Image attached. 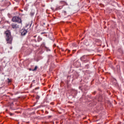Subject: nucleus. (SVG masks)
Instances as JSON below:
<instances>
[{"label":"nucleus","mask_w":124,"mask_h":124,"mask_svg":"<svg viewBox=\"0 0 124 124\" xmlns=\"http://www.w3.org/2000/svg\"><path fill=\"white\" fill-rule=\"evenodd\" d=\"M5 33L6 34V41L7 43H9V44H11L12 43V40L13 38L11 36V32H10V31L9 30H7L5 32Z\"/></svg>","instance_id":"f257e3e1"},{"label":"nucleus","mask_w":124,"mask_h":124,"mask_svg":"<svg viewBox=\"0 0 124 124\" xmlns=\"http://www.w3.org/2000/svg\"><path fill=\"white\" fill-rule=\"evenodd\" d=\"M13 22H17L18 24H22V20L18 16H14L12 18Z\"/></svg>","instance_id":"f03ea898"},{"label":"nucleus","mask_w":124,"mask_h":124,"mask_svg":"<svg viewBox=\"0 0 124 124\" xmlns=\"http://www.w3.org/2000/svg\"><path fill=\"white\" fill-rule=\"evenodd\" d=\"M12 28H13L14 30H16L20 28V25H19V24L12 23Z\"/></svg>","instance_id":"7ed1b4c3"},{"label":"nucleus","mask_w":124,"mask_h":124,"mask_svg":"<svg viewBox=\"0 0 124 124\" xmlns=\"http://www.w3.org/2000/svg\"><path fill=\"white\" fill-rule=\"evenodd\" d=\"M27 30L22 29L21 31V35H26V34H27Z\"/></svg>","instance_id":"20e7f679"},{"label":"nucleus","mask_w":124,"mask_h":124,"mask_svg":"<svg viewBox=\"0 0 124 124\" xmlns=\"http://www.w3.org/2000/svg\"><path fill=\"white\" fill-rule=\"evenodd\" d=\"M37 69V66H35L34 69L32 70V71H35Z\"/></svg>","instance_id":"39448f33"},{"label":"nucleus","mask_w":124,"mask_h":124,"mask_svg":"<svg viewBox=\"0 0 124 124\" xmlns=\"http://www.w3.org/2000/svg\"><path fill=\"white\" fill-rule=\"evenodd\" d=\"M9 114L10 115V116H13V115H14V113H12L10 112L9 113Z\"/></svg>","instance_id":"423d86ee"},{"label":"nucleus","mask_w":124,"mask_h":124,"mask_svg":"<svg viewBox=\"0 0 124 124\" xmlns=\"http://www.w3.org/2000/svg\"><path fill=\"white\" fill-rule=\"evenodd\" d=\"M34 15V13H31V16H33V15Z\"/></svg>","instance_id":"0eeeda50"},{"label":"nucleus","mask_w":124,"mask_h":124,"mask_svg":"<svg viewBox=\"0 0 124 124\" xmlns=\"http://www.w3.org/2000/svg\"><path fill=\"white\" fill-rule=\"evenodd\" d=\"M73 47H76V45L75 44H73Z\"/></svg>","instance_id":"6e6552de"},{"label":"nucleus","mask_w":124,"mask_h":124,"mask_svg":"<svg viewBox=\"0 0 124 124\" xmlns=\"http://www.w3.org/2000/svg\"><path fill=\"white\" fill-rule=\"evenodd\" d=\"M8 80L9 83H10V82H11V80H10L9 79V78H8Z\"/></svg>","instance_id":"1a4fd4ad"},{"label":"nucleus","mask_w":124,"mask_h":124,"mask_svg":"<svg viewBox=\"0 0 124 124\" xmlns=\"http://www.w3.org/2000/svg\"><path fill=\"white\" fill-rule=\"evenodd\" d=\"M83 58H84V57H81V58H80V60H83Z\"/></svg>","instance_id":"9d476101"},{"label":"nucleus","mask_w":124,"mask_h":124,"mask_svg":"<svg viewBox=\"0 0 124 124\" xmlns=\"http://www.w3.org/2000/svg\"><path fill=\"white\" fill-rule=\"evenodd\" d=\"M69 52H70V50H68V52L69 53Z\"/></svg>","instance_id":"9b49d317"},{"label":"nucleus","mask_w":124,"mask_h":124,"mask_svg":"<svg viewBox=\"0 0 124 124\" xmlns=\"http://www.w3.org/2000/svg\"><path fill=\"white\" fill-rule=\"evenodd\" d=\"M74 51H76V50H73V52H74Z\"/></svg>","instance_id":"f8f14e48"},{"label":"nucleus","mask_w":124,"mask_h":124,"mask_svg":"<svg viewBox=\"0 0 124 124\" xmlns=\"http://www.w3.org/2000/svg\"><path fill=\"white\" fill-rule=\"evenodd\" d=\"M64 13H65L66 12H65V11H64Z\"/></svg>","instance_id":"ddd939ff"},{"label":"nucleus","mask_w":124,"mask_h":124,"mask_svg":"<svg viewBox=\"0 0 124 124\" xmlns=\"http://www.w3.org/2000/svg\"><path fill=\"white\" fill-rule=\"evenodd\" d=\"M30 70H31V69H30Z\"/></svg>","instance_id":"4468645a"}]
</instances>
